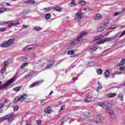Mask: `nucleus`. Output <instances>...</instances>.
<instances>
[{"mask_svg":"<svg viewBox=\"0 0 125 125\" xmlns=\"http://www.w3.org/2000/svg\"><path fill=\"white\" fill-rule=\"evenodd\" d=\"M13 114H8L7 115L4 116L1 118H0V123H2V122H4L6 120H7V122L9 123V124H11V122L13 121Z\"/></svg>","mask_w":125,"mask_h":125,"instance_id":"1","label":"nucleus"},{"mask_svg":"<svg viewBox=\"0 0 125 125\" xmlns=\"http://www.w3.org/2000/svg\"><path fill=\"white\" fill-rule=\"evenodd\" d=\"M16 81V75H15L13 78L10 79L8 81L6 82L5 84L2 85L0 87V89H4L8 86V85L13 83V82Z\"/></svg>","mask_w":125,"mask_h":125,"instance_id":"2","label":"nucleus"},{"mask_svg":"<svg viewBox=\"0 0 125 125\" xmlns=\"http://www.w3.org/2000/svg\"><path fill=\"white\" fill-rule=\"evenodd\" d=\"M82 9L79 10L76 13L74 16L75 19L77 22H81V20L83 18V13L82 12Z\"/></svg>","mask_w":125,"mask_h":125,"instance_id":"3","label":"nucleus"},{"mask_svg":"<svg viewBox=\"0 0 125 125\" xmlns=\"http://www.w3.org/2000/svg\"><path fill=\"white\" fill-rule=\"evenodd\" d=\"M15 41V39L13 38L12 39H9L8 41H5L2 42L1 44V47H8V46H11L12 45Z\"/></svg>","mask_w":125,"mask_h":125,"instance_id":"4","label":"nucleus"},{"mask_svg":"<svg viewBox=\"0 0 125 125\" xmlns=\"http://www.w3.org/2000/svg\"><path fill=\"white\" fill-rule=\"evenodd\" d=\"M27 96V94H23V95H21L20 96L16 97L14 100V103H16V102H18V101H25Z\"/></svg>","mask_w":125,"mask_h":125,"instance_id":"5","label":"nucleus"},{"mask_svg":"<svg viewBox=\"0 0 125 125\" xmlns=\"http://www.w3.org/2000/svg\"><path fill=\"white\" fill-rule=\"evenodd\" d=\"M108 24H109V22L101 23L97 28L98 32H102V31H104V30L108 27Z\"/></svg>","mask_w":125,"mask_h":125,"instance_id":"6","label":"nucleus"},{"mask_svg":"<svg viewBox=\"0 0 125 125\" xmlns=\"http://www.w3.org/2000/svg\"><path fill=\"white\" fill-rule=\"evenodd\" d=\"M111 41H113V38H105L104 39H102L101 41H98L97 42L99 44H101L102 43H104V42H111Z\"/></svg>","mask_w":125,"mask_h":125,"instance_id":"7","label":"nucleus"},{"mask_svg":"<svg viewBox=\"0 0 125 125\" xmlns=\"http://www.w3.org/2000/svg\"><path fill=\"white\" fill-rule=\"evenodd\" d=\"M87 34H88V33H87V32H84L81 33L80 35L78 36L77 38V42H81V41L83 40V38H84V37H85L87 35Z\"/></svg>","mask_w":125,"mask_h":125,"instance_id":"8","label":"nucleus"},{"mask_svg":"<svg viewBox=\"0 0 125 125\" xmlns=\"http://www.w3.org/2000/svg\"><path fill=\"white\" fill-rule=\"evenodd\" d=\"M108 114L109 116L111 117V118H113V117L114 118L115 117L116 114H115V109H110L108 111Z\"/></svg>","mask_w":125,"mask_h":125,"instance_id":"9","label":"nucleus"},{"mask_svg":"<svg viewBox=\"0 0 125 125\" xmlns=\"http://www.w3.org/2000/svg\"><path fill=\"white\" fill-rule=\"evenodd\" d=\"M42 81H37L35 83H33L31 84L30 86L29 87L30 88H32V87H34V86H37L40 84H41V83H42Z\"/></svg>","mask_w":125,"mask_h":125,"instance_id":"10","label":"nucleus"},{"mask_svg":"<svg viewBox=\"0 0 125 125\" xmlns=\"http://www.w3.org/2000/svg\"><path fill=\"white\" fill-rule=\"evenodd\" d=\"M38 47V45L37 44H31L29 45H27L28 50H32L33 49H35Z\"/></svg>","mask_w":125,"mask_h":125,"instance_id":"11","label":"nucleus"},{"mask_svg":"<svg viewBox=\"0 0 125 125\" xmlns=\"http://www.w3.org/2000/svg\"><path fill=\"white\" fill-rule=\"evenodd\" d=\"M95 105L97 106H100V107H102L103 108H105V107H107V105L104 103H96L95 104Z\"/></svg>","mask_w":125,"mask_h":125,"instance_id":"12","label":"nucleus"},{"mask_svg":"<svg viewBox=\"0 0 125 125\" xmlns=\"http://www.w3.org/2000/svg\"><path fill=\"white\" fill-rule=\"evenodd\" d=\"M102 15L100 14H97L95 17L94 18V20L96 21H98V20H100V19H102Z\"/></svg>","mask_w":125,"mask_h":125,"instance_id":"13","label":"nucleus"},{"mask_svg":"<svg viewBox=\"0 0 125 125\" xmlns=\"http://www.w3.org/2000/svg\"><path fill=\"white\" fill-rule=\"evenodd\" d=\"M54 64V61H49L47 65V68H51V67L53 66Z\"/></svg>","mask_w":125,"mask_h":125,"instance_id":"14","label":"nucleus"},{"mask_svg":"<svg viewBox=\"0 0 125 125\" xmlns=\"http://www.w3.org/2000/svg\"><path fill=\"white\" fill-rule=\"evenodd\" d=\"M53 9H54V10H56V11H58V12H61V11H62V8L60 6L53 7Z\"/></svg>","mask_w":125,"mask_h":125,"instance_id":"15","label":"nucleus"},{"mask_svg":"<svg viewBox=\"0 0 125 125\" xmlns=\"http://www.w3.org/2000/svg\"><path fill=\"white\" fill-rule=\"evenodd\" d=\"M22 87L23 86L22 85L16 87L15 88L13 89V90H14V91H16L17 92H18V91H20V89H21Z\"/></svg>","mask_w":125,"mask_h":125,"instance_id":"16","label":"nucleus"},{"mask_svg":"<svg viewBox=\"0 0 125 125\" xmlns=\"http://www.w3.org/2000/svg\"><path fill=\"white\" fill-rule=\"evenodd\" d=\"M87 99H84V102H90L91 101V98H92V96L89 95L88 96H87Z\"/></svg>","mask_w":125,"mask_h":125,"instance_id":"17","label":"nucleus"},{"mask_svg":"<svg viewBox=\"0 0 125 125\" xmlns=\"http://www.w3.org/2000/svg\"><path fill=\"white\" fill-rule=\"evenodd\" d=\"M104 78H109L110 76V72H109V70H105V72L104 73Z\"/></svg>","mask_w":125,"mask_h":125,"instance_id":"18","label":"nucleus"},{"mask_svg":"<svg viewBox=\"0 0 125 125\" xmlns=\"http://www.w3.org/2000/svg\"><path fill=\"white\" fill-rule=\"evenodd\" d=\"M117 94L116 93H108L107 94V97H108L109 98H113V97H115V96H116Z\"/></svg>","mask_w":125,"mask_h":125,"instance_id":"19","label":"nucleus"},{"mask_svg":"<svg viewBox=\"0 0 125 125\" xmlns=\"http://www.w3.org/2000/svg\"><path fill=\"white\" fill-rule=\"evenodd\" d=\"M9 22L8 24V27H11V26H15L16 25H19V22H11V23H9V21L8 22Z\"/></svg>","mask_w":125,"mask_h":125,"instance_id":"20","label":"nucleus"},{"mask_svg":"<svg viewBox=\"0 0 125 125\" xmlns=\"http://www.w3.org/2000/svg\"><path fill=\"white\" fill-rule=\"evenodd\" d=\"M102 38H104V36L102 35H100L99 36H96L94 38V41L95 42V41H99V40H101Z\"/></svg>","mask_w":125,"mask_h":125,"instance_id":"21","label":"nucleus"},{"mask_svg":"<svg viewBox=\"0 0 125 125\" xmlns=\"http://www.w3.org/2000/svg\"><path fill=\"white\" fill-rule=\"evenodd\" d=\"M118 98L119 100H121V101H124V94L123 93H120L118 95Z\"/></svg>","mask_w":125,"mask_h":125,"instance_id":"22","label":"nucleus"},{"mask_svg":"<svg viewBox=\"0 0 125 125\" xmlns=\"http://www.w3.org/2000/svg\"><path fill=\"white\" fill-rule=\"evenodd\" d=\"M44 111L45 113H46V114H49L51 113V109H50V107H47L46 108H45Z\"/></svg>","mask_w":125,"mask_h":125,"instance_id":"23","label":"nucleus"},{"mask_svg":"<svg viewBox=\"0 0 125 125\" xmlns=\"http://www.w3.org/2000/svg\"><path fill=\"white\" fill-rule=\"evenodd\" d=\"M125 59H123L121 62L118 64V66H124V65H125Z\"/></svg>","mask_w":125,"mask_h":125,"instance_id":"24","label":"nucleus"},{"mask_svg":"<svg viewBox=\"0 0 125 125\" xmlns=\"http://www.w3.org/2000/svg\"><path fill=\"white\" fill-rule=\"evenodd\" d=\"M28 65H29V62H24L21 64V69H24V68H25V67H27Z\"/></svg>","mask_w":125,"mask_h":125,"instance_id":"25","label":"nucleus"},{"mask_svg":"<svg viewBox=\"0 0 125 125\" xmlns=\"http://www.w3.org/2000/svg\"><path fill=\"white\" fill-rule=\"evenodd\" d=\"M71 7H74L76 5V3H75V0H72V1L69 4Z\"/></svg>","mask_w":125,"mask_h":125,"instance_id":"26","label":"nucleus"},{"mask_svg":"<svg viewBox=\"0 0 125 125\" xmlns=\"http://www.w3.org/2000/svg\"><path fill=\"white\" fill-rule=\"evenodd\" d=\"M68 117L65 116L62 119V122L65 123V122H67L68 121Z\"/></svg>","mask_w":125,"mask_h":125,"instance_id":"27","label":"nucleus"},{"mask_svg":"<svg viewBox=\"0 0 125 125\" xmlns=\"http://www.w3.org/2000/svg\"><path fill=\"white\" fill-rule=\"evenodd\" d=\"M8 22L7 21H2L0 22V26H5V25H8Z\"/></svg>","mask_w":125,"mask_h":125,"instance_id":"28","label":"nucleus"},{"mask_svg":"<svg viewBox=\"0 0 125 125\" xmlns=\"http://www.w3.org/2000/svg\"><path fill=\"white\" fill-rule=\"evenodd\" d=\"M4 11H6V8L4 7H0V13H3Z\"/></svg>","mask_w":125,"mask_h":125,"instance_id":"29","label":"nucleus"},{"mask_svg":"<svg viewBox=\"0 0 125 125\" xmlns=\"http://www.w3.org/2000/svg\"><path fill=\"white\" fill-rule=\"evenodd\" d=\"M97 50V48L93 47V48H91L89 50V52H90L91 53H92V52H93L94 51H96Z\"/></svg>","mask_w":125,"mask_h":125,"instance_id":"30","label":"nucleus"},{"mask_svg":"<svg viewBox=\"0 0 125 125\" xmlns=\"http://www.w3.org/2000/svg\"><path fill=\"white\" fill-rule=\"evenodd\" d=\"M34 30L36 31L37 32H40V31H42V28L36 26L34 28Z\"/></svg>","mask_w":125,"mask_h":125,"instance_id":"31","label":"nucleus"},{"mask_svg":"<svg viewBox=\"0 0 125 125\" xmlns=\"http://www.w3.org/2000/svg\"><path fill=\"white\" fill-rule=\"evenodd\" d=\"M9 64L8 61H6L3 62V67L6 68V66H7Z\"/></svg>","mask_w":125,"mask_h":125,"instance_id":"32","label":"nucleus"},{"mask_svg":"<svg viewBox=\"0 0 125 125\" xmlns=\"http://www.w3.org/2000/svg\"><path fill=\"white\" fill-rule=\"evenodd\" d=\"M33 75H34V74L32 72L29 73L28 75H26L24 76V78L25 79H27L28 78H29V77H31V76H33Z\"/></svg>","mask_w":125,"mask_h":125,"instance_id":"33","label":"nucleus"},{"mask_svg":"<svg viewBox=\"0 0 125 125\" xmlns=\"http://www.w3.org/2000/svg\"><path fill=\"white\" fill-rule=\"evenodd\" d=\"M45 17L46 19H47V20L50 19V18L51 17V15L49 13H48V14H46Z\"/></svg>","mask_w":125,"mask_h":125,"instance_id":"34","label":"nucleus"},{"mask_svg":"<svg viewBox=\"0 0 125 125\" xmlns=\"http://www.w3.org/2000/svg\"><path fill=\"white\" fill-rule=\"evenodd\" d=\"M74 53H75V51H74V50H69L67 52V54L68 55H71V54H74Z\"/></svg>","mask_w":125,"mask_h":125,"instance_id":"35","label":"nucleus"},{"mask_svg":"<svg viewBox=\"0 0 125 125\" xmlns=\"http://www.w3.org/2000/svg\"><path fill=\"white\" fill-rule=\"evenodd\" d=\"M79 4H81V5H85L86 4L85 1H83V0L80 1Z\"/></svg>","mask_w":125,"mask_h":125,"instance_id":"36","label":"nucleus"},{"mask_svg":"<svg viewBox=\"0 0 125 125\" xmlns=\"http://www.w3.org/2000/svg\"><path fill=\"white\" fill-rule=\"evenodd\" d=\"M97 73L98 74V75H102V70H101V69H99L98 70H97Z\"/></svg>","mask_w":125,"mask_h":125,"instance_id":"37","label":"nucleus"},{"mask_svg":"<svg viewBox=\"0 0 125 125\" xmlns=\"http://www.w3.org/2000/svg\"><path fill=\"white\" fill-rule=\"evenodd\" d=\"M5 71H6V68L3 67L1 69V74H4L5 73Z\"/></svg>","mask_w":125,"mask_h":125,"instance_id":"38","label":"nucleus"},{"mask_svg":"<svg viewBox=\"0 0 125 125\" xmlns=\"http://www.w3.org/2000/svg\"><path fill=\"white\" fill-rule=\"evenodd\" d=\"M123 74V72H119V71H116L114 73V76H116V75H122Z\"/></svg>","mask_w":125,"mask_h":125,"instance_id":"39","label":"nucleus"},{"mask_svg":"<svg viewBox=\"0 0 125 125\" xmlns=\"http://www.w3.org/2000/svg\"><path fill=\"white\" fill-rule=\"evenodd\" d=\"M116 28H117V25H111L109 29H110L111 30H114V29H116Z\"/></svg>","mask_w":125,"mask_h":125,"instance_id":"40","label":"nucleus"},{"mask_svg":"<svg viewBox=\"0 0 125 125\" xmlns=\"http://www.w3.org/2000/svg\"><path fill=\"white\" fill-rule=\"evenodd\" d=\"M13 108L14 110H15V111H17L18 109H19V106L18 105H16V106H13Z\"/></svg>","mask_w":125,"mask_h":125,"instance_id":"41","label":"nucleus"},{"mask_svg":"<svg viewBox=\"0 0 125 125\" xmlns=\"http://www.w3.org/2000/svg\"><path fill=\"white\" fill-rule=\"evenodd\" d=\"M27 60V59L26 57H23L21 58V61H23V62H26Z\"/></svg>","mask_w":125,"mask_h":125,"instance_id":"42","label":"nucleus"},{"mask_svg":"<svg viewBox=\"0 0 125 125\" xmlns=\"http://www.w3.org/2000/svg\"><path fill=\"white\" fill-rule=\"evenodd\" d=\"M125 30L121 34L120 36H119V38H122L123 36H125Z\"/></svg>","mask_w":125,"mask_h":125,"instance_id":"43","label":"nucleus"},{"mask_svg":"<svg viewBox=\"0 0 125 125\" xmlns=\"http://www.w3.org/2000/svg\"><path fill=\"white\" fill-rule=\"evenodd\" d=\"M41 103L42 105H45V103H46V102L45 101V100H42Z\"/></svg>","mask_w":125,"mask_h":125,"instance_id":"44","label":"nucleus"},{"mask_svg":"<svg viewBox=\"0 0 125 125\" xmlns=\"http://www.w3.org/2000/svg\"><path fill=\"white\" fill-rule=\"evenodd\" d=\"M119 71H125V67H120L119 68Z\"/></svg>","mask_w":125,"mask_h":125,"instance_id":"45","label":"nucleus"},{"mask_svg":"<svg viewBox=\"0 0 125 125\" xmlns=\"http://www.w3.org/2000/svg\"><path fill=\"white\" fill-rule=\"evenodd\" d=\"M27 50H28V46H26L23 48V51H27Z\"/></svg>","mask_w":125,"mask_h":125,"instance_id":"46","label":"nucleus"},{"mask_svg":"<svg viewBox=\"0 0 125 125\" xmlns=\"http://www.w3.org/2000/svg\"><path fill=\"white\" fill-rule=\"evenodd\" d=\"M37 124L39 125H41V124H42V121L41 120H38L36 121Z\"/></svg>","mask_w":125,"mask_h":125,"instance_id":"47","label":"nucleus"},{"mask_svg":"<svg viewBox=\"0 0 125 125\" xmlns=\"http://www.w3.org/2000/svg\"><path fill=\"white\" fill-rule=\"evenodd\" d=\"M6 31V28H0V32H4Z\"/></svg>","mask_w":125,"mask_h":125,"instance_id":"48","label":"nucleus"},{"mask_svg":"<svg viewBox=\"0 0 125 125\" xmlns=\"http://www.w3.org/2000/svg\"><path fill=\"white\" fill-rule=\"evenodd\" d=\"M4 103L0 104V109H1L4 106Z\"/></svg>","mask_w":125,"mask_h":125,"instance_id":"49","label":"nucleus"},{"mask_svg":"<svg viewBox=\"0 0 125 125\" xmlns=\"http://www.w3.org/2000/svg\"><path fill=\"white\" fill-rule=\"evenodd\" d=\"M28 2H30L31 4H34L35 1H34V0H29V1H28Z\"/></svg>","mask_w":125,"mask_h":125,"instance_id":"50","label":"nucleus"},{"mask_svg":"<svg viewBox=\"0 0 125 125\" xmlns=\"http://www.w3.org/2000/svg\"><path fill=\"white\" fill-rule=\"evenodd\" d=\"M101 88H102V86L100 85L98 87V89H97V92H98V90H100V89H101Z\"/></svg>","mask_w":125,"mask_h":125,"instance_id":"51","label":"nucleus"},{"mask_svg":"<svg viewBox=\"0 0 125 125\" xmlns=\"http://www.w3.org/2000/svg\"><path fill=\"white\" fill-rule=\"evenodd\" d=\"M22 27L23 29H27V27H29V25H23Z\"/></svg>","mask_w":125,"mask_h":125,"instance_id":"52","label":"nucleus"},{"mask_svg":"<svg viewBox=\"0 0 125 125\" xmlns=\"http://www.w3.org/2000/svg\"><path fill=\"white\" fill-rule=\"evenodd\" d=\"M75 44H76V42H72L70 44V46H73V45H75Z\"/></svg>","mask_w":125,"mask_h":125,"instance_id":"53","label":"nucleus"},{"mask_svg":"<svg viewBox=\"0 0 125 125\" xmlns=\"http://www.w3.org/2000/svg\"><path fill=\"white\" fill-rule=\"evenodd\" d=\"M120 13L117 12L114 14V16H118V15H119Z\"/></svg>","mask_w":125,"mask_h":125,"instance_id":"54","label":"nucleus"},{"mask_svg":"<svg viewBox=\"0 0 125 125\" xmlns=\"http://www.w3.org/2000/svg\"><path fill=\"white\" fill-rule=\"evenodd\" d=\"M65 109V106L64 105H62L61 107V111L62 110H64Z\"/></svg>","mask_w":125,"mask_h":125,"instance_id":"55","label":"nucleus"},{"mask_svg":"<svg viewBox=\"0 0 125 125\" xmlns=\"http://www.w3.org/2000/svg\"><path fill=\"white\" fill-rule=\"evenodd\" d=\"M8 102V100H5L3 103H4V105H5V103H7Z\"/></svg>","mask_w":125,"mask_h":125,"instance_id":"56","label":"nucleus"},{"mask_svg":"<svg viewBox=\"0 0 125 125\" xmlns=\"http://www.w3.org/2000/svg\"><path fill=\"white\" fill-rule=\"evenodd\" d=\"M89 115H90V113H88V115H85V117H87V118H88V117H90Z\"/></svg>","mask_w":125,"mask_h":125,"instance_id":"57","label":"nucleus"},{"mask_svg":"<svg viewBox=\"0 0 125 125\" xmlns=\"http://www.w3.org/2000/svg\"><path fill=\"white\" fill-rule=\"evenodd\" d=\"M6 5L10 6V3L7 2V3H6Z\"/></svg>","mask_w":125,"mask_h":125,"instance_id":"58","label":"nucleus"},{"mask_svg":"<svg viewBox=\"0 0 125 125\" xmlns=\"http://www.w3.org/2000/svg\"><path fill=\"white\" fill-rule=\"evenodd\" d=\"M108 35H109V32H107L106 34H105L104 35V37H106V36H108Z\"/></svg>","mask_w":125,"mask_h":125,"instance_id":"59","label":"nucleus"},{"mask_svg":"<svg viewBox=\"0 0 125 125\" xmlns=\"http://www.w3.org/2000/svg\"><path fill=\"white\" fill-rule=\"evenodd\" d=\"M52 93H53V91H52L50 92V93H49V95H51V94H52Z\"/></svg>","mask_w":125,"mask_h":125,"instance_id":"60","label":"nucleus"},{"mask_svg":"<svg viewBox=\"0 0 125 125\" xmlns=\"http://www.w3.org/2000/svg\"><path fill=\"white\" fill-rule=\"evenodd\" d=\"M82 10H84V11H86V8H84L83 9H82Z\"/></svg>","mask_w":125,"mask_h":125,"instance_id":"61","label":"nucleus"},{"mask_svg":"<svg viewBox=\"0 0 125 125\" xmlns=\"http://www.w3.org/2000/svg\"><path fill=\"white\" fill-rule=\"evenodd\" d=\"M3 111V110L1 109V110H0V113H2Z\"/></svg>","mask_w":125,"mask_h":125,"instance_id":"62","label":"nucleus"},{"mask_svg":"<svg viewBox=\"0 0 125 125\" xmlns=\"http://www.w3.org/2000/svg\"><path fill=\"white\" fill-rule=\"evenodd\" d=\"M2 83V82L0 81V85H1V83Z\"/></svg>","mask_w":125,"mask_h":125,"instance_id":"63","label":"nucleus"},{"mask_svg":"<svg viewBox=\"0 0 125 125\" xmlns=\"http://www.w3.org/2000/svg\"><path fill=\"white\" fill-rule=\"evenodd\" d=\"M77 76L78 77H80V76H81V74H78Z\"/></svg>","mask_w":125,"mask_h":125,"instance_id":"64","label":"nucleus"}]
</instances>
